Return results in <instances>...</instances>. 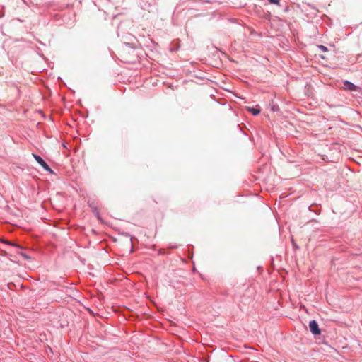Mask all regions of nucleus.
<instances>
[{
  "instance_id": "obj_1",
  "label": "nucleus",
  "mask_w": 362,
  "mask_h": 362,
  "mask_svg": "<svg viewBox=\"0 0 362 362\" xmlns=\"http://www.w3.org/2000/svg\"><path fill=\"white\" fill-rule=\"evenodd\" d=\"M33 156L35 159V160L47 172L50 173H54L53 170L48 166V165L45 162V160L40 156L36 154H33Z\"/></svg>"
},
{
  "instance_id": "obj_2",
  "label": "nucleus",
  "mask_w": 362,
  "mask_h": 362,
  "mask_svg": "<svg viewBox=\"0 0 362 362\" xmlns=\"http://www.w3.org/2000/svg\"><path fill=\"white\" fill-rule=\"evenodd\" d=\"M309 327L311 331V332L313 334H320V329L318 327V325L315 320H312L309 323Z\"/></svg>"
},
{
  "instance_id": "obj_3",
  "label": "nucleus",
  "mask_w": 362,
  "mask_h": 362,
  "mask_svg": "<svg viewBox=\"0 0 362 362\" xmlns=\"http://www.w3.org/2000/svg\"><path fill=\"white\" fill-rule=\"evenodd\" d=\"M344 88L346 90H356V86L354 85L352 83L349 82L347 81L344 82Z\"/></svg>"
},
{
  "instance_id": "obj_4",
  "label": "nucleus",
  "mask_w": 362,
  "mask_h": 362,
  "mask_svg": "<svg viewBox=\"0 0 362 362\" xmlns=\"http://www.w3.org/2000/svg\"><path fill=\"white\" fill-rule=\"evenodd\" d=\"M247 110L253 115H257L260 113V109L257 107H247Z\"/></svg>"
},
{
  "instance_id": "obj_5",
  "label": "nucleus",
  "mask_w": 362,
  "mask_h": 362,
  "mask_svg": "<svg viewBox=\"0 0 362 362\" xmlns=\"http://www.w3.org/2000/svg\"><path fill=\"white\" fill-rule=\"evenodd\" d=\"M270 4H279V0H268Z\"/></svg>"
},
{
  "instance_id": "obj_6",
  "label": "nucleus",
  "mask_w": 362,
  "mask_h": 362,
  "mask_svg": "<svg viewBox=\"0 0 362 362\" xmlns=\"http://www.w3.org/2000/svg\"><path fill=\"white\" fill-rule=\"evenodd\" d=\"M318 48L320 49L321 50H322L323 52L327 51V48L324 45H319Z\"/></svg>"
},
{
  "instance_id": "obj_7",
  "label": "nucleus",
  "mask_w": 362,
  "mask_h": 362,
  "mask_svg": "<svg viewBox=\"0 0 362 362\" xmlns=\"http://www.w3.org/2000/svg\"><path fill=\"white\" fill-rule=\"evenodd\" d=\"M22 255L25 257V258H28L27 255H25V254H22Z\"/></svg>"
},
{
  "instance_id": "obj_8",
  "label": "nucleus",
  "mask_w": 362,
  "mask_h": 362,
  "mask_svg": "<svg viewBox=\"0 0 362 362\" xmlns=\"http://www.w3.org/2000/svg\"><path fill=\"white\" fill-rule=\"evenodd\" d=\"M97 217H98V219H100V216H99L98 214H97Z\"/></svg>"
}]
</instances>
